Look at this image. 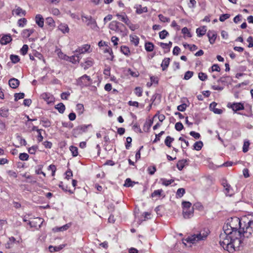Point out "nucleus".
<instances>
[{
	"label": "nucleus",
	"mask_w": 253,
	"mask_h": 253,
	"mask_svg": "<svg viewBox=\"0 0 253 253\" xmlns=\"http://www.w3.org/2000/svg\"><path fill=\"white\" fill-rule=\"evenodd\" d=\"M223 230L219 237V244L224 250L233 253L244 245V238L251 237L253 220L246 217H232L223 226Z\"/></svg>",
	"instance_id": "1"
},
{
	"label": "nucleus",
	"mask_w": 253,
	"mask_h": 253,
	"mask_svg": "<svg viewBox=\"0 0 253 253\" xmlns=\"http://www.w3.org/2000/svg\"><path fill=\"white\" fill-rule=\"evenodd\" d=\"M210 233L208 228H204L197 233L188 237L185 240L188 243L195 244L197 242L206 240Z\"/></svg>",
	"instance_id": "2"
},
{
	"label": "nucleus",
	"mask_w": 253,
	"mask_h": 253,
	"mask_svg": "<svg viewBox=\"0 0 253 253\" xmlns=\"http://www.w3.org/2000/svg\"><path fill=\"white\" fill-rule=\"evenodd\" d=\"M109 27L110 30L122 34L123 36L126 35V27L123 24L120 22L116 21H113L109 24Z\"/></svg>",
	"instance_id": "3"
},
{
	"label": "nucleus",
	"mask_w": 253,
	"mask_h": 253,
	"mask_svg": "<svg viewBox=\"0 0 253 253\" xmlns=\"http://www.w3.org/2000/svg\"><path fill=\"white\" fill-rule=\"evenodd\" d=\"M81 17L83 22L86 24V26L89 27L92 30H97L98 26L96 20L91 16L82 14Z\"/></svg>",
	"instance_id": "4"
},
{
	"label": "nucleus",
	"mask_w": 253,
	"mask_h": 253,
	"mask_svg": "<svg viewBox=\"0 0 253 253\" xmlns=\"http://www.w3.org/2000/svg\"><path fill=\"white\" fill-rule=\"evenodd\" d=\"M77 84L81 86H87L91 84V80L88 76L84 75L77 80Z\"/></svg>",
	"instance_id": "5"
},
{
	"label": "nucleus",
	"mask_w": 253,
	"mask_h": 253,
	"mask_svg": "<svg viewBox=\"0 0 253 253\" xmlns=\"http://www.w3.org/2000/svg\"><path fill=\"white\" fill-rule=\"evenodd\" d=\"M90 126L91 125H83L77 126L73 129L72 134L73 136L75 137H78L79 135L82 134L84 132H85L87 127Z\"/></svg>",
	"instance_id": "6"
},
{
	"label": "nucleus",
	"mask_w": 253,
	"mask_h": 253,
	"mask_svg": "<svg viewBox=\"0 0 253 253\" xmlns=\"http://www.w3.org/2000/svg\"><path fill=\"white\" fill-rule=\"evenodd\" d=\"M207 36L211 44H213L217 38V34L215 31L209 30L207 33Z\"/></svg>",
	"instance_id": "7"
},
{
	"label": "nucleus",
	"mask_w": 253,
	"mask_h": 253,
	"mask_svg": "<svg viewBox=\"0 0 253 253\" xmlns=\"http://www.w3.org/2000/svg\"><path fill=\"white\" fill-rule=\"evenodd\" d=\"M42 98L47 102L48 104L53 102L54 98L53 96L49 93L44 92L41 94Z\"/></svg>",
	"instance_id": "8"
},
{
	"label": "nucleus",
	"mask_w": 253,
	"mask_h": 253,
	"mask_svg": "<svg viewBox=\"0 0 253 253\" xmlns=\"http://www.w3.org/2000/svg\"><path fill=\"white\" fill-rule=\"evenodd\" d=\"M232 110L236 112L237 111L242 110L244 109V104L242 103H234L231 105Z\"/></svg>",
	"instance_id": "9"
},
{
	"label": "nucleus",
	"mask_w": 253,
	"mask_h": 253,
	"mask_svg": "<svg viewBox=\"0 0 253 253\" xmlns=\"http://www.w3.org/2000/svg\"><path fill=\"white\" fill-rule=\"evenodd\" d=\"M194 209H183V215L185 218H189L193 216Z\"/></svg>",
	"instance_id": "10"
},
{
	"label": "nucleus",
	"mask_w": 253,
	"mask_h": 253,
	"mask_svg": "<svg viewBox=\"0 0 253 253\" xmlns=\"http://www.w3.org/2000/svg\"><path fill=\"white\" fill-rule=\"evenodd\" d=\"M217 103L213 102L210 105V108L211 110L213 111L215 114H221L222 112V110L216 108Z\"/></svg>",
	"instance_id": "11"
},
{
	"label": "nucleus",
	"mask_w": 253,
	"mask_h": 253,
	"mask_svg": "<svg viewBox=\"0 0 253 253\" xmlns=\"http://www.w3.org/2000/svg\"><path fill=\"white\" fill-rule=\"evenodd\" d=\"M8 83L9 86L13 88H17L19 85V80L15 78L10 79Z\"/></svg>",
	"instance_id": "12"
},
{
	"label": "nucleus",
	"mask_w": 253,
	"mask_h": 253,
	"mask_svg": "<svg viewBox=\"0 0 253 253\" xmlns=\"http://www.w3.org/2000/svg\"><path fill=\"white\" fill-rule=\"evenodd\" d=\"M36 22L40 27H43L44 25V19L41 14H37L35 17Z\"/></svg>",
	"instance_id": "13"
},
{
	"label": "nucleus",
	"mask_w": 253,
	"mask_h": 253,
	"mask_svg": "<svg viewBox=\"0 0 253 253\" xmlns=\"http://www.w3.org/2000/svg\"><path fill=\"white\" fill-rule=\"evenodd\" d=\"M13 14H15L17 16H22L26 15V11L23 10L21 7H17V8L12 10Z\"/></svg>",
	"instance_id": "14"
},
{
	"label": "nucleus",
	"mask_w": 253,
	"mask_h": 253,
	"mask_svg": "<svg viewBox=\"0 0 253 253\" xmlns=\"http://www.w3.org/2000/svg\"><path fill=\"white\" fill-rule=\"evenodd\" d=\"M12 40V38L11 36L9 35H6L3 36L0 39V43L1 44H6L11 42Z\"/></svg>",
	"instance_id": "15"
},
{
	"label": "nucleus",
	"mask_w": 253,
	"mask_h": 253,
	"mask_svg": "<svg viewBox=\"0 0 253 253\" xmlns=\"http://www.w3.org/2000/svg\"><path fill=\"white\" fill-rule=\"evenodd\" d=\"M58 28L64 34L68 33L69 32V28L66 24H60Z\"/></svg>",
	"instance_id": "16"
},
{
	"label": "nucleus",
	"mask_w": 253,
	"mask_h": 253,
	"mask_svg": "<svg viewBox=\"0 0 253 253\" xmlns=\"http://www.w3.org/2000/svg\"><path fill=\"white\" fill-rule=\"evenodd\" d=\"M135 8L136 9V13H137L138 14H140L143 13L147 12L148 11L147 7L146 6L142 7L141 6V5H140V4L136 5Z\"/></svg>",
	"instance_id": "17"
},
{
	"label": "nucleus",
	"mask_w": 253,
	"mask_h": 253,
	"mask_svg": "<svg viewBox=\"0 0 253 253\" xmlns=\"http://www.w3.org/2000/svg\"><path fill=\"white\" fill-rule=\"evenodd\" d=\"M206 31L207 29L206 26H203L196 29V33L198 37L204 36L206 34Z\"/></svg>",
	"instance_id": "18"
},
{
	"label": "nucleus",
	"mask_w": 253,
	"mask_h": 253,
	"mask_svg": "<svg viewBox=\"0 0 253 253\" xmlns=\"http://www.w3.org/2000/svg\"><path fill=\"white\" fill-rule=\"evenodd\" d=\"M15 242L16 239H15L14 237H11L9 238L8 241L5 244V248L7 249L11 248L13 246L14 243H15Z\"/></svg>",
	"instance_id": "19"
},
{
	"label": "nucleus",
	"mask_w": 253,
	"mask_h": 253,
	"mask_svg": "<svg viewBox=\"0 0 253 253\" xmlns=\"http://www.w3.org/2000/svg\"><path fill=\"white\" fill-rule=\"evenodd\" d=\"M187 162V160L186 159H183L181 160H179L177 162V165H176V167H177V169L179 170H181L183 169V168L184 167L185 165L186 164Z\"/></svg>",
	"instance_id": "20"
},
{
	"label": "nucleus",
	"mask_w": 253,
	"mask_h": 253,
	"mask_svg": "<svg viewBox=\"0 0 253 253\" xmlns=\"http://www.w3.org/2000/svg\"><path fill=\"white\" fill-rule=\"evenodd\" d=\"M170 62L169 58H165L162 61L161 67L163 71H165L168 67Z\"/></svg>",
	"instance_id": "21"
},
{
	"label": "nucleus",
	"mask_w": 253,
	"mask_h": 253,
	"mask_svg": "<svg viewBox=\"0 0 253 253\" xmlns=\"http://www.w3.org/2000/svg\"><path fill=\"white\" fill-rule=\"evenodd\" d=\"M34 223V226H33V227L37 228L38 226L39 228L41 227L42 224L43 223V219L41 218H36L34 220L32 221Z\"/></svg>",
	"instance_id": "22"
},
{
	"label": "nucleus",
	"mask_w": 253,
	"mask_h": 253,
	"mask_svg": "<svg viewBox=\"0 0 253 253\" xmlns=\"http://www.w3.org/2000/svg\"><path fill=\"white\" fill-rule=\"evenodd\" d=\"M130 42L134 44L135 46H137L139 42V39L136 35H130L129 36Z\"/></svg>",
	"instance_id": "23"
},
{
	"label": "nucleus",
	"mask_w": 253,
	"mask_h": 253,
	"mask_svg": "<svg viewBox=\"0 0 253 253\" xmlns=\"http://www.w3.org/2000/svg\"><path fill=\"white\" fill-rule=\"evenodd\" d=\"M55 108L57 109L60 113L63 114L65 110V106L62 103H59L55 106Z\"/></svg>",
	"instance_id": "24"
},
{
	"label": "nucleus",
	"mask_w": 253,
	"mask_h": 253,
	"mask_svg": "<svg viewBox=\"0 0 253 253\" xmlns=\"http://www.w3.org/2000/svg\"><path fill=\"white\" fill-rule=\"evenodd\" d=\"M90 48V45L85 44L83 47L78 48L76 51L79 52L80 54L84 53L87 52Z\"/></svg>",
	"instance_id": "25"
},
{
	"label": "nucleus",
	"mask_w": 253,
	"mask_h": 253,
	"mask_svg": "<svg viewBox=\"0 0 253 253\" xmlns=\"http://www.w3.org/2000/svg\"><path fill=\"white\" fill-rule=\"evenodd\" d=\"M172 42L169 41V43L160 42L159 43L160 46L163 49H168V51L169 50L170 47L172 46Z\"/></svg>",
	"instance_id": "26"
},
{
	"label": "nucleus",
	"mask_w": 253,
	"mask_h": 253,
	"mask_svg": "<svg viewBox=\"0 0 253 253\" xmlns=\"http://www.w3.org/2000/svg\"><path fill=\"white\" fill-rule=\"evenodd\" d=\"M154 44L151 42H147L145 44V48L147 51H152L154 49Z\"/></svg>",
	"instance_id": "27"
},
{
	"label": "nucleus",
	"mask_w": 253,
	"mask_h": 253,
	"mask_svg": "<svg viewBox=\"0 0 253 253\" xmlns=\"http://www.w3.org/2000/svg\"><path fill=\"white\" fill-rule=\"evenodd\" d=\"M9 115L8 109L5 107L0 109V115L2 117H7Z\"/></svg>",
	"instance_id": "28"
},
{
	"label": "nucleus",
	"mask_w": 253,
	"mask_h": 253,
	"mask_svg": "<svg viewBox=\"0 0 253 253\" xmlns=\"http://www.w3.org/2000/svg\"><path fill=\"white\" fill-rule=\"evenodd\" d=\"M203 146V143L201 141L196 142L193 145V149L197 151L200 150Z\"/></svg>",
	"instance_id": "29"
},
{
	"label": "nucleus",
	"mask_w": 253,
	"mask_h": 253,
	"mask_svg": "<svg viewBox=\"0 0 253 253\" xmlns=\"http://www.w3.org/2000/svg\"><path fill=\"white\" fill-rule=\"evenodd\" d=\"M153 123V121L151 120H149L148 121H146L144 124V130L145 131H148L149 129L152 125Z\"/></svg>",
	"instance_id": "30"
},
{
	"label": "nucleus",
	"mask_w": 253,
	"mask_h": 253,
	"mask_svg": "<svg viewBox=\"0 0 253 253\" xmlns=\"http://www.w3.org/2000/svg\"><path fill=\"white\" fill-rule=\"evenodd\" d=\"M121 51L125 55L128 56L130 54L129 48L126 46H122L121 47Z\"/></svg>",
	"instance_id": "31"
},
{
	"label": "nucleus",
	"mask_w": 253,
	"mask_h": 253,
	"mask_svg": "<svg viewBox=\"0 0 253 253\" xmlns=\"http://www.w3.org/2000/svg\"><path fill=\"white\" fill-rule=\"evenodd\" d=\"M160 180L162 181V184L166 186L169 185L174 182V180L172 179L170 180H167L165 178H161Z\"/></svg>",
	"instance_id": "32"
},
{
	"label": "nucleus",
	"mask_w": 253,
	"mask_h": 253,
	"mask_svg": "<svg viewBox=\"0 0 253 253\" xmlns=\"http://www.w3.org/2000/svg\"><path fill=\"white\" fill-rule=\"evenodd\" d=\"M70 150L71 152L73 157H76L78 155V149L77 147L74 146H71L70 147Z\"/></svg>",
	"instance_id": "33"
},
{
	"label": "nucleus",
	"mask_w": 253,
	"mask_h": 253,
	"mask_svg": "<svg viewBox=\"0 0 253 253\" xmlns=\"http://www.w3.org/2000/svg\"><path fill=\"white\" fill-rule=\"evenodd\" d=\"M174 140V138L170 137V136H168L165 140V143L166 145H167L169 147H171V143Z\"/></svg>",
	"instance_id": "34"
},
{
	"label": "nucleus",
	"mask_w": 253,
	"mask_h": 253,
	"mask_svg": "<svg viewBox=\"0 0 253 253\" xmlns=\"http://www.w3.org/2000/svg\"><path fill=\"white\" fill-rule=\"evenodd\" d=\"M10 59L14 63H17L20 61V58L18 55L11 54L10 55Z\"/></svg>",
	"instance_id": "35"
},
{
	"label": "nucleus",
	"mask_w": 253,
	"mask_h": 253,
	"mask_svg": "<svg viewBox=\"0 0 253 253\" xmlns=\"http://www.w3.org/2000/svg\"><path fill=\"white\" fill-rule=\"evenodd\" d=\"M64 247V245H60L58 247H53L52 246H49V249L51 252L59 251Z\"/></svg>",
	"instance_id": "36"
},
{
	"label": "nucleus",
	"mask_w": 253,
	"mask_h": 253,
	"mask_svg": "<svg viewBox=\"0 0 253 253\" xmlns=\"http://www.w3.org/2000/svg\"><path fill=\"white\" fill-rule=\"evenodd\" d=\"M34 32V30L33 29H25L23 31V34L24 36H25L27 38L29 37Z\"/></svg>",
	"instance_id": "37"
},
{
	"label": "nucleus",
	"mask_w": 253,
	"mask_h": 253,
	"mask_svg": "<svg viewBox=\"0 0 253 253\" xmlns=\"http://www.w3.org/2000/svg\"><path fill=\"white\" fill-rule=\"evenodd\" d=\"M163 192V190L162 189H160V190H155L152 194H151V197L152 198H154V197H160L161 195V193Z\"/></svg>",
	"instance_id": "38"
},
{
	"label": "nucleus",
	"mask_w": 253,
	"mask_h": 253,
	"mask_svg": "<svg viewBox=\"0 0 253 253\" xmlns=\"http://www.w3.org/2000/svg\"><path fill=\"white\" fill-rule=\"evenodd\" d=\"M134 183V182L131 181V180L130 178H128L126 180L124 186L125 187H132L133 186Z\"/></svg>",
	"instance_id": "39"
},
{
	"label": "nucleus",
	"mask_w": 253,
	"mask_h": 253,
	"mask_svg": "<svg viewBox=\"0 0 253 253\" xmlns=\"http://www.w3.org/2000/svg\"><path fill=\"white\" fill-rule=\"evenodd\" d=\"M250 142L248 140L244 141V145L243 146V151L244 153H246L249 150V147L250 146Z\"/></svg>",
	"instance_id": "40"
},
{
	"label": "nucleus",
	"mask_w": 253,
	"mask_h": 253,
	"mask_svg": "<svg viewBox=\"0 0 253 253\" xmlns=\"http://www.w3.org/2000/svg\"><path fill=\"white\" fill-rule=\"evenodd\" d=\"M169 35L168 31L164 30L159 33V37L161 39H165Z\"/></svg>",
	"instance_id": "41"
},
{
	"label": "nucleus",
	"mask_w": 253,
	"mask_h": 253,
	"mask_svg": "<svg viewBox=\"0 0 253 253\" xmlns=\"http://www.w3.org/2000/svg\"><path fill=\"white\" fill-rule=\"evenodd\" d=\"M41 122L42 123V126L45 127H48L51 125L50 121L47 119H42Z\"/></svg>",
	"instance_id": "42"
},
{
	"label": "nucleus",
	"mask_w": 253,
	"mask_h": 253,
	"mask_svg": "<svg viewBox=\"0 0 253 253\" xmlns=\"http://www.w3.org/2000/svg\"><path fill=\"white\" fill-rule=\"evenodd\" d=\"M185 191L184 188H179L176 192V197L177 198H181L183 196L184 194L185 193Z\"/></svg>",
	"instance_id": "43"
},
{
	"label": "nucleus",
	"mask_w": 253,
	"mask_h": 253,
	"mask_svg": "<svg viewBox=\"0 0 253 253\" xmlns=\"http://www.w3.org/2000/svg\"><path fill=\"white\" fill-rule=\"evenodd\" d=\"M19 158L22 161H27L29 159V155L26 153H22L19 154Z\"/></svg>",
	"instance_id": "44"
},
{
	"label": "nucleus",
	"mask_w": 253,
	"mask_h": 253,
	"mask_svg": "<svg viewBox=\"0 0 253 253\" xmlns=\"http://www.w3.org/2000/svg\"><path fill=\"white\" fill-rule=\"evenodd\" d=\"M182 206H183V209H186V210L187 209V210H188L189 209L192 208L191 207L192 204L189 202L184 201V202H182Z\"/></svg>",
	"instance_id": "45"
},
{
	"label": "nucleus",
	"mask_w": 253,
	"mask_h": 253,
	"mask_svg": "<svg viewBox=\"0 0 253 253\" xmlns=\"http://www.w3.org/2000/svg\"><path fill=\"white\" fill-rule=\"evenodd\" d=\"M25 94L24 93H17L14 94V100L17 101L19 99L24 98Z\"/></svg>",
	"instance_id": "46"
},
{
	"label": "nucleus",
	"mask_w": 253,
	"mask_h": 253,
	"mask_svg": "<svg viewBox=\"0 0 253 253\" xmlns=\"http://www.w3.org/2000/svg\"><path fill=\"white\" fill-rule=\"evenodd\" d=\"M194 73L192 71H187L184 75V79L188 80L190 79L193 75Z\"/></svg>",
	"instance_id": "47"
},
{
	"label": "nucleus",
	"mask_w": 253,
	"mask_h": 253,
	"mask_svg": "<svg viewBox=\"0 0 253 253\" xmlns=\"http://www.w3.org/2000/svg\"><path fill=\"white\" fill-rule=\"evenodd\" d=\"M27 20L26 19L23 18H21V19H20L18 21V25L19 26V27H23L27 23Z\"/></svg>",
	"instance_id": "48"
},
{
	"label": "nucleus",
	"mask_w": 253,
	"mask_h": 253,
	"mask_svg": "<svg viewBox=\"0 0 253 253\" xmlns=\"http://www.w3.org/2000/svg\"><path fill=\"white\" fill-rule=\"evenodd\" d=\"M116 16H117L118 19L119 20H120L121 21H122V22H127V18H127V16L126 14L121 15V14H117L116 15Z\"/></svg>",
	"instance_id": "49"
},
{
	"label": "nucleus",
	"mask_w": 253,
	"mask_h": 253,
	"mask_svg": "<svg viewBox=\"0 0 253 253\" xmlns=\"http://www.w3.org/2000/svg\"><path fill=\"white\" fill-rule=\"evenodd\" d=\"M29 47L27 44H24L20 49L21 53L24 55L27 54Z\"/></svg>",
	"instance_id": "50"
},
{
	"label": "nucleus",
	"mask_w": 253,
	"mask_h": 253,
	"mask_svg": "<svg viewBox=\"0 0 253 253\" xmlns=\"http://www.w3.org/2000/svg\"><path fill=\"white\" fill-rule=\"evenodd\" d=\"M59 187L61 188L63 191L65 192H69L70 193H72L70 190L68 189V186L67 185H65L63 184V182L61 181L59 184Z\"/></svg>",
	"instance_id": "51"
},
{
	"label": "nucleus",
	"mask_w": 253,
	"mask_h": 253,
	"mask_svg": "<svg viewBox=\"0 0 253 253\" xmlns=\"http://www.w3.org/2000/svg\"><path fill=\"white\" fill-rule=\"evenodd\" d=\"M158 17L160 20L163 22H169L170 21V19L169 18L165 17L162 14H159L158 15Z\"/></svg>",
	"instance_id": "52"
},
{
	"label": "nucleus",
	"mask_w": 253,
	"mask_h": 253,
	"mask_svg": "<svg viewBox=\"0 0 253 253\" xmlns=\"http://www.w3.org/2000/svg\"><path fill=\"white\" fill-rule=\"evenodd\" d=\"M135 94L139 97H140L142 95V89L140 87H136L134 90Z\"/></svg>",
	"instance_id": "53"
},
{
	"label": "nucleus",
	"mask_w": 253,
	"mask_h": 253,
	"mask_svg": "<svg viewBox=\"0 0 253 253\" xmlns=\"http://www.w3.org/2000/svg\"><path fill=\"white\" fill-rule=\"evenodd\" d=\"M226 195L231 196L232 194V189L229 184L224 188Z\"/></svg>",
	"instance_id": "54"
},
{
	"label": "nucleus",
	"mask_w": 253,
	"mask_h": 253,
	"mask_svg": "<svg viewBox=\"0 0 253 253\" xmlns=\"http://www.w3.org/2000/svg\"><path fill=\"white\" fill-rule=\"evenodd\" d=\"M70 61L74 63L79 62L80 61V57L77 55L72 56L70 57Z\"/></svg>",
	"instance_id": "55"
},
{
	"label": "nucleus",
	"mask_w": 253,
	"mask_h": 253,
	"mask_svg": "<svg viewBox=\"0 0 253 253\" xmlns=\"http://www.w3.org/2000/svg\"><path fill=\"white\" fill-rule=\"evenodd\" d=\"M181 32L183 34L187 35V36L189 38L192 37V35L191 34L190 32H189L188 29L187 27H184L183 28H182Z\"/></svg>",
	"instance_id": "56"
},
{
	"label": "nucleus",
	"mask_w": 253,
	"mask_h": 253,
	"mask_svg": "<svg viewBox=\"0 0 253 253\" xmlns=\"http://www.w3.org/2000/svg\"><path fill=\"white\" fill-rule=\"evenodd\" d=\"M230 16V15L229 14H223L220 16L219 20L221 22H224L225 20L228 19Z\"/></svg>",
	"instance_id": "57"
},
{
	"label": "nucleus",
	"mask_w": 253,
	"mask_h": 253,
	"mask_svg": "<svg viewBox=\"0 0 253 253\" xmlns=\"http://www.w3.org/2000/svg\"><path fill=\"white\" fill-rule=\"evenodd\" d=\"M175 128L179 131L183 128V126L181 122H177L175 125Z\"/></svg>",
	"instance_id": "58"
},
{
	"label": "nucleus",
	"mask_w": 253,
	"mask_h": 253,
	"mask_svg": "<svg viewBox=\"0 0 253 253\" xmlns=\"http://www.w3.org/2000/svg\"><path fill=\"white\" fill-rule=\"evenodd\" d=\"M77 110L79 111L80 114H82L83 113L84 111V105L82 104H78L76 105Z\"/></svg>",
	"instance_id": "59"
},
{
	"label": "nucleus",
	"mask_w": 253,
	"mask_h": 253,
	"mask_svg": "<svg viewBox=\"0 0 253 253\" xmlns=\"http://www.w3.org/2000/svg\"><path fill=\"white\" fill-rule=\"evenodd\" d=\"M48 170H51L52 172V176H54L55 171L56 170V168L54 165H50L47 168Z\"/></svg>",
	"instance_id": "60"
},
{
	"label": "nucleus",
	"mask_w": 253,
	"mask_h": 253,
	"mask_svg": "<svg viewBox=\"0 0 253 253\" xmlns=\"http://www.w3.org/2000/svg\"><path fill=\"white\" fill-rule=\"evenodd\" d=\"M198 77L200 80L203 81H205L208 78L207 75L203 72L199 73Z\"/></svg>",
	"instance_id": "61"
},
{
	"label": "nucleus",
	"mask_w": 253,
	"mask_h": 253,
	"mask_svg": "<svg viewBox=\"0 0 253 253\" xmlns=\"http://www.w3.org/2000/svg\"><path fill=\"white\" fill-rule=\"evenodd\" d=\"M126 149H129L130 147L131 142L132 141V139L130 137H127L126 138Z\"/></svg>",
	"instance_id": "62"
},
{
	"label": "nucleus",
	"mask_w": 253,
	"mask_h": 253,
	"mask_svg": "<svg viewBox=\"0 0 253 253\" xmlns=\"http://www.w3.org/2000/svg\"><path fill=\"white\" fill-rule=\"evenodd\" d=\"M70 93L69 92H64L61 94V98L62 99L67 100L68 97L70 96Z\"/></svg>",
	"instance_id": "63"
},
{
	"label": "nucleus",
	"mask_w": 253,
	"mask_h": 253,
	"mask_svg": "<svg viewBox=\"0 0 253 253\" xmlns=\"http://www.w3.org/2000/svg\"><path fill=\"white\" fill-rule=\"evenodd\" d=\"M190 135L193 136L195 139H199L200 137V133L196 132L194 131H192L190 132Z\"/></svg>",
	"instance_id": "64"
}]
</instances>
